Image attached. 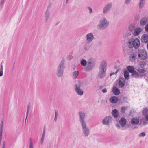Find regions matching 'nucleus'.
Returning <instances> with one entry per match:
<instances>
[{
    "label": "nucleus",
    "mask_w": 148,
    "mask_h": 148,
    "mask_svg": "<svg viewBox=\"0 0 148 148\" xmlns=\"http://www.w3.org/2000/svg\"><path fill=\"white\" fill-rule=\"evenodd\" d=\"M79 114L80 116V123L82 127L83 133L85 136H88L90 135V130L88 127L87 123L85 120V114L82 112H80Z\"/></svg>",
    "instance_id": "nucleus-1"
},
{
    "label": "nucleus",
    "mask_w": 148,
    "mask_h": 148,
    "mask_svg": "<svg viewBox=\"0 0 148 148\" xmlns=\"http://www.w3.org/2000/svg\"><path fill=\"white\" fill-rule=\"evenodd\" d=\"M109 21L105 17L102 18L99 21V23L97 25L98 30H102L106 29L109 26Z\"/></svg>",
    "instance_id": "nucleus-2"
},
{
    "label": "nucleus",
    "mask_w": 148,
    "mask_h": 148,
    "mask_svg": "<svg viewBox=\"0 0 148 148\" xmlns=\"http://www.w3.org/2000/svg\"><path fill=\"white\" fill-rule=\"evenodd\" d=\"M107 64L106 61L103 60L101 62L98 73V77L101 78L104 77L106 75Z\"/></svg>",
    "instance_id": "nucleus-3"
},
{
    "label": "nucleus",
    "mask_w": 148,
    "mask_h": 148,
    "mask_svg": "<svg viewBox=\"0 0 148 148\" xmlns=\"http://www.w3.org/2000/svg\"><path fill=\"white\" fill-rule=\"evenodd\" d=\"M65 60L63 59L60 62L58 67L56 74L58 77H62L64 73L65 66L64 64L65 63Z\"/></svg>",
    "instance_id": "nucleus-4"
},
{
    "label": "nucleus",
    "mask_w": 148,
    "mask_h": 148,
    "mask_svg": "<svg viewBox=\"0 0 148 148\" xmlns=\"http://www.w3.org/2000/svg\"><path fill=\"white\" fill-rule=\"evenodd\" d=\"M140 40L137 38L135 39L131 38L128 41L127 45L130 48H134L137 49L140 46Z\"/></svg>",
    "instance_id": "nucleus-5"
},
{
    "label": "nucleus",
    "mask_w": 148,
    "mask_h": 148,
    "mask_svg": "<svg viewBox=\"0 0 148 148\" xmlns=\"http://www.w3.org/2000/svg\"><path fill=\"white\" fill-rule=\"evenodd\" d=\"M82 84V82L80 80L77 81V84H75L74 88L77 94L79 96H82L84 94V91L81 87Z\"/></svg>",
    "instance_id": "nucleus-6"
},
{
    "label": "nucleus",
    "mask_w": 148,
    "mask_h": 148,
    "mask_svg": "<svg viewBox=\"0 0 148 148\" xmlns=\"http://www.w3.org/2000/svg\"><path fill=\"white\" fill-rule=\"evenodd\" d=\"M138 55L139 58L141 60H144L148 58V54L146 51L142 49L138 51Z\"/></svg>",
    "instance_id": "nucleus-7"
},
{
    "label": "nucleus",
    "mask_w": 148,
    "mask_h": 148,
    "mask_svg": "<svg viewBox=\"0 0 148 148\" xmlns=\"http://www.w3.org/2000/svg\"><path fill=\"white\" fill-rule=\"evenodd\" d=\"M113 120V118L110 116H107L104 117L101 121L102 125L109 126Z\"/></svg>",
    "instance_id": "nucleus-8"
},
{
    "label": "nucleus",
    "mask_w": 148,
    "mask_h": 148,
    "mask_svg": "<svg viewBox=\"0 0 148 148\" xmlns=\"http://www.w3.org/2000/svg\"><path fill=\"white\" fill-rule=\"evenodd\" d=\"M92 59L90 58L88 60L87 64L84 67V69L86 71H89L92 69L94 66V63L92 62Z\"/></svg>",
    "instance_id": "nucleus-9"
},
{
    "label": "nucleus",
    "mask_w": 148,
    "mask_h": 148,
    "mask_svg": "<svg viewBox=\"0 0 148 148\" xmlns=\"http://www.w3.org/2000/svg\"><path fill=\"white\" fill-rule=\"evenodd\" d=\"M112 7V4L110 2L106 4L103 7L102 12L104 14H108L110 10Z\"/></svg>",
    "instance_id": "nucleus-10"
},
{
    "label": "nucleus",
    "mask_w": 148,
    "mask_h": 148,
    "mask_svg": "<svg viewBox=\"0 0 148 148\" xmlns=\"http://www.w3.org/2000/svg\"><path fill=\"white\" fill-rule=\"evenodd\" d=\"M85 38L88 44L91 43L94 39V35L92 33H90L86 34Z\"/></svg>",
    "instance_id": "nucleus-11"
},
{
    "label": "nucleus",
    "mask_w": 148,
    "mask_h": 148,
    "mask_svg": "<svg viewBox=\"0 0 148 148\" xmlns=\"http://www.w3.org/2000/svg\"><path fill=\"white\" fill-rule=\"evenodd\" d=\"M119 85V87L122 88L125 85V80L123 77H120L118 79Z\"/></svg>",
    "instance_id": "nucleus-12"
},
{
    "label": "nucleus",
    "mask_w": 148,
    "mask_h": 148,
    "mask_svg": "<svg viewBox=\"0 0 148 148\" xmlns=\"http://www.w3.org/2000/svg\"><path fill=\"white\" fill-rule=\"evenodd\" d=\"M142 29L140 27H137L135 29L133 35L134 36H137L142 31Z\"/></svg>",
    "instance_id": "nucleus-13"
},
{
    "label": "nucleus",
    "mask_w": 148,
    "mask_h": 148,
    "mask_svg": "<svg viewBox=\"0 0 148 148\" xmlns=\"http://www.w3.org/2000/svg\"><path fill=\"white\" fill-rule=\"evenodd\" d=\"M126 119L125 118L122 117L119 120V123L122 127H124L126 125Z\"/></svg>",
    "instance_id": "nucleus-14"
},
{
    "label": "nucleus",
    "mask_w": 148,
    "mask_h": 148,
    "mask_svg": "<svg viewBox=\"0 0 148 148\" xmlns=\"http://www.w3.org/2000/svg\"><path fill=\"white\" fill-rule=\"evenodd\" d=\"M142 42L146 43L148 42V35L144 34L143 35L141 38Z\"/></svg>",
    "instance_id": "nucleus-15"
},
{
    "label": "nucleus",
    "mask_w": 148,
    "mask_h": 148,
    "mask_svg": "<svg viewBox=\"0 0 148 148\" xmlns=\"http://www.w3.org/2000/svg\"><path fill=\"white\" fill-rule=\"evenodd\" d=\"M139 121V119L136 117H134L132 119L131 123L132 125H137Z\"/></svg>",
    "instance_id": "nucleus-16"
},
{
    "label": "nucleus",
    "mask_w": 148,
    "mask_h": 148,
    "mask_svg": "<svg viewBox=\"0 0 148 148\" xmlns=\"http://www.w3.org/2000/svg\"><path fill=\"white\" fill-rule=\"evenodd\" d=\"M148 21V18L146 17L142 18L140 20V24L142 26L145 25Z\"/></svg>",
    "instance_id": "nucleus-17"
},
{
    "label": "nucleus",
    "mask_w": 148,
    "mask_h": 148,
    "mask_svg": "<svg viewBox=\"0 0 148 148\" xmlns=\"http://www.w3.org/2000/svg\"><path fill=\"white\" fill-rule=\"evenodd\" d=\"M118 98L114 96L112 97L109 99L110 101L112 103H116L118 101Z\"/></svg>",
    "instance_id": "nucleus-18"
},
{
    "label": "nucleus",
    "mask_w": 148,
    "mask_h": 148,
    "mask_svg": "<svg viewBox=\"0 0 148 148\" xmlns=\"http://www.w3.org/2000/svg\"><path fill=\"white\" fill-rule=\"evenodd\" d=\"M79 72L77 71H75L73 72L72 73L73 78L74 79H76L79 76Z\"/></svg>",
    "instance_id": "nucleus-19"
},
{
    "label": "nucleus",
    "mask_w": 148,
    "mask_h": 148,
    "mask_svg": "<svg viewBox=\"0 0 148 148\" xmlns=\"http://www.w3.org/2000/svg\"><path fill=\"white\" fill-rule=\"evenodd\" d=\"M112 116L115 118L119 116V112L117 109L113 110L112 112Z\"/></svg>",
    "instance_id": "nucleus-20"
},
{
    "label": "nucleus",
    "mask_w": 148,
    "mask_h": 148,
    "mask_svg": "<svg viewBox=\"0 0 148 148\" xmlns=\"http://www.w3.org/2000/svg\"><path fill=\"white\" fill-rule=\"evenodd\" d=\"M112 92L115 95H118L120 93L119 90L116 87L113 88L112 89Z\"/></svg>",
    "instance_id": "nucleus-21"
},
{
    "label": "nucleus",
    "mask_w": 148,
    "mask_h": 148,
    "mask_svg": "<svg viewBox=\"0 0 148 148\" xmlns=\"http://www.w3.org/2000/svg\"><path fill=\"white\" fill-rule=\"evenodd\" d=\"M135 25L134 23H132L130 24L128 27L129 30L131 32L134 31L135 28Z\"/></svg>",
    "instance_id": "nucleus-22"
},
{
    "label": "nucleus",
    "mask_w": 148,
    "mask_h": 148,
    "mask_svg": "<svg viewBox=\"0 0 148 148\" xmlns=\"http://www.w3.org/2000/svg\"><path fill=\"white\" fill-rule=\"evenodd\" d=\"M130 60L132 62H134L136 59V56L135 54L134 53H132L129 56Z\"/></svg>",
    "instance_id": "nucleus-23"
},
{
    "label": "nucleus",
    "mask_w": 148,
    "mask_h": 148,
    "mask_svg": "<svg viewBox=\"0 0 148 148\" xmlns=\"http://www.w3.org/2000/svg\"><path fill=\"white\" fill-rule=\"evenodd\" d=\"M145 0H140L138 4L139 7L140 8H142L145 3Z\"/></svg>",
    "instance_id": "nucleus-24"
},
{
    "label": "nucleus",
    "mask_w": 148,
    "mask_h": 148,
    "mask_svg": "<svg viewBox=\"0 0 148 148\" xmlns=\"http://www.w3.org/2000/svg\"><path fill=\"white\" fill-rule=\"evenodd\" d=\"M87 64V62L84 59H82L80 61V64L82 66L85 67Z\"/></svg>",
    "instance_id": "nucleus-25"
},
{
    "label": "nucleus",
    "mask_w": 148,
    "mask_h": 148,
    "mask_svg": "<svg viewBox=\"0 0 148 148\" xmlns=\"http://www.w3.org/2000/svg\"><path fill=\"white\" fill-rule=\"evenodd\" d=\"M45 129H44L43 130V132L42 133V137L41 139V144H42L43 142V141L45 139Z\"/></svg>",
    "instance_id": "nucleus-26"
},
{
    "label": "nucleus",
    "mask_w": 148,
    "mask_h": 148,
    "mask_svg": "<svg viewBox=\"0 0 148 148\" xmlns=\"http://www.w3.org/2000/svg\"><path fill=\"white\" fill-rule=\"evenodd\" d=\"M127 109L128 107L125 106L122 107L121 108L120 111L122 113H124L125 112L126 110H127Z\"/></svg>",
    "instance_id": "nucleus-27"
},
{
    "label": "nucleus",
    "mask_w": 148,
    "mask_h": 148,
    "mask_svg": "<svg viewBox=\"0 0 148 148\" xmlns=\"http://www.w3.org/2000/svg\"><path fill=\"white\" fill-rule=\"evenodd\" d=\"M124 74L125 78L126 79H128L129 78V75L128 72L127 71H125Z\"/></svg>",
    "instance_id": "nucleus-28"
},
{
    "label": "nucleus",
    "mask_w": 148,
    "mask_h": 148,
    "mask_svg": "<svg viewBox=\"0 0 148 148\" xmlns=\"http://www.w3.org/2000/svg\"><path fill=\"white\" fill-rule=\"evenodd\" d=\"M127 69L131 73H132L134 71V67L131 66H129L127 67Z\"/></svg>",
    "instance_id": "nucleus-29"
},
{
    "label": "nucleus",
    "mask_w": 148,
    "mask_h": 148,
    "mask_svg": "<svg viewBox=\"0 0 148 148\" xmlns=\"http://www.w3.org/2000/svg\"><path fill=\"white\" fill-rule=\"evenodd\" d=\"M45 15L46 20L47 21L50 15V12L48 10H47L46 12Z\"/></svg>",
    "instance_id": "nucleus-30"
},
{
    "label": "nucleus",
    "mask_w": 148,
    "mask_h": 148,
    "mask_svg": "<svg viewBox=\"0 0 148 148\" xmlns=\"http://www.w3.org/2000/svg\"><path fill=\"white\" fill-rule=\"evenodd\" d=\"M137 70L140 73H143L145 72V70L143 68H138L137 69Z\"/></svg>",
    "instance_id": "nucleus-31"
},
{
    "label": "nucleus",
    "mask_w": 148,
    "mask_h": 148,
    "mask_svg": "<svg viewBox=\"0 0 148 148\" xmlns=\"http://www.w3.org/2000/svg\"><path fill=\"white\" fill-rule=\"evenodd\" d=\"M88 44H88L86 42V43L84 45V48L85 50L87 51L89 49L90 46Z\"/></svg>",
    "instance_id": "nucleus-32"
},
{
    "label": "nucleus",
    "mask_w": 148,
    "mask_h": 148,
    "mask_svg": "<svg viewBox=\"0 0 148 148\" xmlns=\"http://www.w3.org/2000/svg\"><path fill=\"white\" fill-rule=\"evenodd\" d=\"M31 105H28L27 106V111L26 113V117L25 119V121H26L28 115L31 108Z\"/></svg>",
    "instance_id": "nucleus-33"
},
{
    "label": "nucleus",
    "mask_w": 148,
    "mask_h": 148,
    "mask_svg": "<svg viewBox=\"0 0 148 148\" xmlns=\"http://www.w3.org/2000/svg\"><path fill=\"white\" fill-rule=\"evenodd\" d=\"M132 75L134 77H138V76L139 74L137 72L134 71L132 73Z\"/></svg>",
    "instance_id": "nucleus-34"
},
{
    "label": "nucleus",
    "mask_w": 148,
    "mask_h": 148,
    "mask_svg": "<svg viewBox=\"0 0 148 148\" xmlns=\"http://www.w3.org/2000/svg\"><path fill=\"white\" fill-rule=\"evenodd\" d=\"M132 0H124V3L126 5H128L130 4Z\"/></svg>",
    "instance_id": "nucleus-35"
},
{
    "label": "nucleus",
    "mask_w": 148,
    "mask_h": 148,
    "mask_svg": "<svg viewBox=\"0 0 148 148\" xmlns=\"http://www.w3.org/2000/svg\"><path fill=\"white\" fill-rule=\"evenodd\" d=\"M58 112L57 111H56L55 114V118L54 120L55 122H56L58 119Z\"/></svg>",
    "instance_id": "nucleus-36"
},
{
    "label": "nucleus",
    "mask_w": 148,
    "mask_h": 148,
    "mask_svg": "<svg viewBox=\"0 0 148 148\" xmlns=\"http://www.w3.org/2000/svg\"><path fill=\"white\" fill-rule=\"evenodd\" d=\"M143 114L144 115H147L148 113V109L146 108L144 109L142 112Z\"/></svg>",
    "instance_id": "nucleus-37"
},
{
    "label": "nucleus",
    "mask_w": 148,
    "mask_h": 148,
    "mask_svg": "<svg viewBox=\"0 0 148 148\" xmlns=\"http://www.w3.org/2000/svg\"><path fill=\"white\" fill-rule=\"evenodd\" d=\"M145 64V63L144 61L141 62L140 63V68H143Z\"/></svg>",
    "instance_id": "nucleus-38"
},
{
    "label": "nucleus",
    "mask_w": 148,
    "mask_h": 148,
    "mask_svg": "<svg viewBox=\"0 0 148 148\" xmlns=\"http://www.w3.org/2000/svg\"><path fill=\"white\" fill-rule=\"evenodd\" d=\"M73 56L71 55H69L67 56V58L68 60H70L73 58Z\"/></svg>",
    "instance_id": "nucleus-39"
},
{
    "label": "nucleus",
    "mask_w": 148,
    "mask_h": 148,
    "mask_svg": "<svg viewBox=\"0 0 148 148\" xmlns=\"http://www.w3.org/2000/svg\"><path fill=\"white\" fill-rule=\"evenodd\" d=\"M29 148H33V143L32 141L29 142Z\"/></svg>",
    "instance_id": "nucleus-40"
},
{
    "label": "nucleus",
    "mask_w": 148,
    "mask_h": 148,
    "mask_svg": "<svg viewBox=\"0 0 148 148\" xmlns=\"http://www.w3.org/2000/svg\"><path fill=\"white\" fill-rule=\"evenodd\" d=\"M145 135V133L144 132H143L139 134V136L140 137H144Z\"/></svg>",
    "instance_id": "nucleus-41"
},
{
    "label": "nucleus",
    "mask_w": 148,
    "mask_h": 148,
    "mask_svg": "<svg viewBox=\"0 0 148 148\" xmlns=\"http://www.w3.org/2000/svg\"><path fill=\"white\" fill-rule=\"evenodd\" d=\"M87 8L88 9V10L89 11V13L90 14H91L92 12V8L90 7H87Z\"/></svg>",
    "instance_id": "nucleus-42"
},
{
    "label": "nucleus",
    "mask_w": 148,
    "mask_h": 148,
    "mask_svg": "<svg viewBox=\"0 0 148 148\" xmlns=\"http://www.w3.org/2000/svg\"><path fill=\"white\" fill-rule=\"evenodd\" d=\"M5 146H6V142L4 141H3V143L2 148H5Z\"/></svg>",
    "instance_id": "nucleus-43"
},
{
    "label": "nucleus",
    "mask_w": 148,
    "mask_h": 148,
    "mask_svg": "<svg viewBox=\"0 0 148 148\" xmlns=\"http://www.w3.org/2000/svg\"><path fill=\"white\" fill-rule=\"evenodd\" d=\"M4 2V0H2L0 3V6L1 7H2L3 5V4Z\"/></svg>",
    "instance_id": "nucleus-44"
},
{
    "label": "nucleus",
    "mask_w": 148,
    "mask_h": 148,
    "mask_svg": "<svg viewBox=\"0 0 148 148\" xmlns=\"http://www.w3.org/2000/svg\"><path fill=\"white\" fill-rule=\"evenodd\" d=\"M118 71V70H117L115 72H113V73H111L110 74V76H111L112 75H113L114 74H116Z\"/></svg>",
    "instance_id": "nucleus-45"
},
{
    "label": "nucleus",
    "mask_w": 148,
    "mask_h": 148,
    "mask_svg": "<svg viewBox=\"0 0 148 148\" xmlns=\"http://www.w3.org/2000/svg\"><path fill=\"white\" fill-rule=\"evenodd\" d=\"M107 92V90L106 88H105L102 90V92L103 93H105Z\"/></svg>",
    "instance_id": "nucleus-46"
},
{
    "label": "nucleus",
    "mask_w": 148,
    "mask_h": 148,
    "mask_svg": "<svg viewBox=\"0 0 148 148\" xmlns=\"http://www.w3.org/2000/svg\"><path fill=\"white\" fill-rule=\"evenodd\" d=\"M145 29L146 32H148V24L145 26Z\"/></svg>",
    "instance_id": "nucleus-47"
},
{
    "label": "nucleus",
    "mask_w": 148,
    "mask_h": 148,
    "mask_svg": "<svg viewBox=\"0 0 148 148\" xmlns=\"http://www.w3.org/2000/svg\"><path fill=\"white\" fill-rule=\"evenodd\" d=\"M3 70H0V76H2L3 75Z\"/></svg>",
    "instance_id": "nucleus-48"
},
{
    "label": "nucleus",
    "mask_w": 148,
    "mask_h": 148,
    "mask_svg": "<svg viewBox=\"0 0 148 148\" xmlns=\"http://www.w3.org/2000/svg\"><path fill=\"white\" fill-rule=\"evenodd\" d=\"M0 70H3V66L2 64V63L1 64V68L0 69Z\"/></svg>",
    "instance_id": "nucleus-49"
},
{
    "label": "nucleus",
    "mask_w": 148,
    "mask_h": 148,
    "mask_svg": "<svg viewBox=\"0 0 148 148\" xmlns=\"http://www.w3.org/2000/svg\"><path fill=\"white\" fill-rule=\"evenodd\" d=\"M116 127H117L119 128H121V126L119 125L116 124Z\"/></svg>",
    "instance_id": "nucleus-50"
},
{
    "label": "nucleus",
    "mask_w": 148,
    "mask_h": 148,
    "mask_svg": "<svg viewBox=\"0 0 148 148\" xmlns=\"http://www.w3.org/2000/svg\"><path fill=\"white\" fill-rule=\"evenodd\" d=\"M145 117L146 120L148 121V115H146Z\"/></svg>",
    "instance_id": "nucleus-51"
},
{
    "label": "nucleus",
    "mask_w": 148,
    "mask_h": 148,
    "mask_svg": "<svg viewBox=\"0 0 148 148\" xmlns=\"http://www.w3.org/2000/svg\"><path fill=\"white\" fill-rule=\"evenodd\" d=\"M0 125L3 126V121L2 120L1 121Z\"/></svg>",
    "instance_id": "nucleus-52"
},
{
    "label": "nucleus",
    "mask_w": 148,
    "mask_h": 148,
    "mask_svg": "<svg viewBox=\"0 0 148 148\" xmlns=\"http://www.w3.org/2000/svg\"><path fill=\"white\" fill-rule=\"evenodd\" d=\"M3 132H0V137L2 138Z\"/></svg>",
    "instance_id": "nucleus-53"
},
{
    "label": "nucleus",
    "mask_w": 148,
    "mask_h": 148,
    "mask_svg": "<svg viewBox=\"0 0 148 148\" xmlns=\"http://www.w3.org/2000/svg\"><path fill=\"white\" fill-rule=\"evenodd\" d=\"M3 129H0V132H3Z\"/></svg>",
    "instance_id": "nucleus-54"
},
{
    "label": "nucleus",
    "mask_w": 148,
    "mask_h": 148,
    "mask_svg": "<svg viewBox=\"0 0 148 148\" xmlns=\"http://www.w3.org/2000/svg\"><path fill=\"white\" fill-rule=\"evenodd\" d=\"M103 88V86H102V85H101V86H100V89H101L102 88Z\"/></svg>",
    "instance_id": "nucleus-55"
},
{
    "label": "nucleus",
    "mask_w": 148,
    "mask_h": 148,
    "mask_svg": "<svg viewBox=\"0 0 148 148\" xmlns=\"http://www.w3.org/2000/svg\"><path fill=\"white\" fill-rule=\"evenodd\" d=\"M69 0H66V3L67 4L68 3Z\"/></svg>",
    "instance_id": "nucleus-56"
},
{
    "label": "nucleus",
    "mask_w": 148,
    "mask_h": 148,
    "mask_svg": "<svg viewBox=\"0 0 148 148\" xmlns=\"http://www.w3.org/2000/svg\"><path fill=\"white\" fill-rule=\"evenodd\" d=\"M3 126L0 125V129H3Z\"/></svg>",
    "instance_id": "nucleus-57"
},
{
    "label": "nucleus",
    "mask_w": 148,
    "mask_h": 148,
    "mask_svg": "<svg viewBox=\"0 0 148 148\" xmlns=\"http://www.w3.org/2000/svg\"><path fill=\"white\" fill-rule=\"evenodd\" d=\"M147 49L148 50V43L147 44Z\"/></svg>",
    "instance_id": "nucleus-58"
}]
</instances>
